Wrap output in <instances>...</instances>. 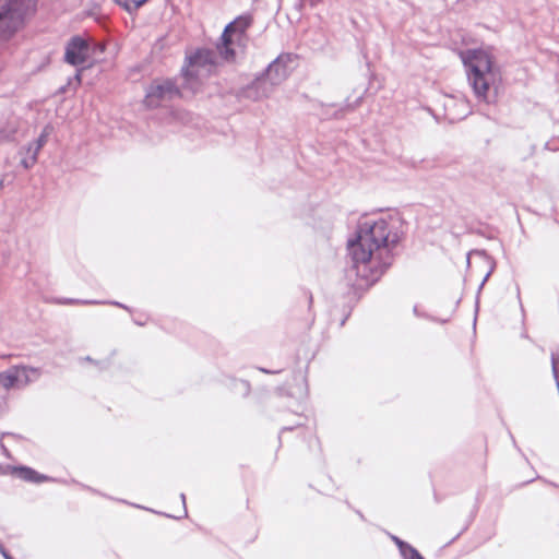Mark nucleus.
Instances as JSON below:
<instances>
[{
    "mask_svg": "<svg viewBox=\"0 0 559 559\" xmlns=\"http://www.w3.org/2000/svg\"><path fill=\"white\" fill-rule=\"evenodd\" d=\"M41 376L39 368L27 366H12L0 372V395L10 389H21L35 382Z\"/></svg>",
    "mask_w": 559,
    "mask_h": 559,
    "instance_id": "obj_8",
    "label": "nucleus"
},
{
    "mask_svg": "<svg viewBox=\"0 0 559 559\" xmlns=\"http://www.w3.org/2000/svg\"><path fill=\"white\" fill-rule=\"evenodd\" d=\"M462 61L475 96L489 103L490 87L499 78L492 56L485 49H468L462 53Z\"/></svg>",
    "mask_w": 559,
    "mask_h": 559,
    "instance_id": "obj_2",
    "label": "nucleus"
},
{
    "mask_svg": "<svg viewBox=\"0 0 559 559\" xmlns=\"http://www.w3.org/2000/svg\"><path fill=\"white\" fill-rule=\"evenodd\" d=\"M19 154L21 155V158L33 155V144L28 143L27 145L22 146Z\"/></svg>",
    "mask_w": 559,
    "mask_h": 559,
    "instance_id": "obj_19",
    "label": "nucleus"
},
{
    "mask_svg": "<svg viewBox=\"0 0 559 559\" xmlns=\"http://www.w3.org/2000/svg\"><path fill=\"white\" fill-rule=\"evenodd\" d=\"M2 186V181H0V187Z\"/></svg>",
    "mask_w": 559,
    "mask_h": 559,
    "instance_id": "obj_33",
    "label": "nucleus"
},
{
    "mask_svg": "<svg viewBox=\"0 0 559 559\" xmlns=\"http://www.w3.org/2000/svg\"><path fill=\"white\" fill-rule=\"evenodd\" d=\"M60 305H98L99 300L63 298L57 301Z\"/></svg>",
    "mask_w": 559,
    "mask_h": 559,
    "instance_id": "obj_15",
    "label": "nucleus"
},
{
    "mask_svg": "<svg viewBox=\"0 0 559 559\" xmlns=\"http://www.w3.org/2000/svg\"><path fill=\"white\" fill-rule=\"evenodd\" d=\"M356 513L358 514V518H360L361 520H365V516L360 511H356Z\"/></svg>",
    "mask_w": 559,
    "mask_h": 559,
    "instance_id": "obj_27",
    "label": "nucleus"
},
{
    "mask_svg": "<svg viewBox=\"0 0 559 559\" xmlns=\"http://www.w3.org/2000/svg\"><path fill=\"white\" fill-rule=\"evenodd\" d=\"M546 147H547V148H550V143H549V142H548V143H546Z\"/></svg>",
    "mask_w": 559,
    "mask_h": 559,
    "instance_id": "obj_32",
    "label": "nucleus"
},
{
    "mask_svg": "<svg viewBox=\"0 0 559 559\" xmlns=\"http://www.w3.org/2000/svg\"><path fill=\"white\" fill-rule=\"evenodd\" d=\"M12 474H14L20 479L27 481V483H34V484H40L45 481H57V479L49 477L47 475L40 474L37 471H35L32 467L28 466H13L12 467Z\"/></svg>",
    "mask_w": 559,
    "mask_h": 559,
    "instance_id": "obj_10",
    "label": "nucleus"
},
{
    "mask_svg": "<svg viewBox=\"0 0 559 559\" xmlns=\"http://www.w3.org/2000/svg\"><path fill=\"white\" fill-rule=\"evenodd\" d=\"M293 429H294V427H284V428L282 429V432H283V431H286V430H293Z\"/></svg>",
    "mask_w": 559,
    "mask_h": 559,
    "instance_id": "obj_29",
    "label": "nucleus"
},
{
    "mask_svg": "<svg viewBox=\"0 0 559 559\" xmlns=\"http://www.w3.org/2000/svg\"><path fill=\"white\" fill-rule=\"evenodd\" d=\"M251 24L252 16L250 14H242L225 26L221 37L222 43L217 45V51L223 60L228 62L235 60L236 50L234 45L245 47L247 41L246 32Z\"/></svg>",
    "mask_w": 559,
    "mask_h": 559,
    "instance_id": "obj_5",
    "label": "nucleus"
},
{
    "mask_svg": "<svg viewBox=\"0 0 559 559\" xmlns=\"http://www.w3.org/2000/svg\"><path fill=\"white\" fill-rule=\"evenodd\" d=\"M471 254H473L475 257H479L489 266L488 272L486 273V275L484 276V278H483V281H481V283L479 285V290H480L484 287L485 283L488 281V278L491 275V273L493 272V270L496 267V262L485 251L475 250Z\"/></svg>",
    "mask_w": 559,
    "mask_h": 559,
    "instance_id": "obj_12",
    "label": "nucleus"
},
{
    "mask_svg": "<svg viewBox=\"0 0 559 559\" xmlns=\"http://www.w3.org/2000/svg\"><path fill=\"white\" fill-rule=\"evenodd\" d=\"M180 500L182 501L183 515H185V516H187L186 496H185V493H181V495H180Z\"/></svg>",
    "mask_w": 559,
    "mask_h": 559,
    "instance_id": "obj_22",
    "label": "nucleus"
},
{
    "mask_svg": "<svg viewBox=\"0 0 559 559\" xmlns=\"http://www.w3.org/2000/svg\"><path fill=\"white\" fill-rule=\"evenodd\" d=\"M181 88H185L182 84L179 85L175 80H155L146 88L144 104L148 108L159 107L166 102L181 97Z\"/></svg>",
    "mask_w": 559,
    "mask_h": 559,
    "instance_id": "obj_7",
    "label": "nucleus"
},
{
    "mask_svg": "<svg viewBox=\"0 0 559 559\" xmlns=\"http://www.w3.org/2000/svg\"><path fill=\"white\" fill-rule=\"evenodd\" d=\"M84 360H85V361H90V362H94V360H93V359H92V357H90V356L84 357Z\"/></svg>",
    "mask_w": 559,
    "mask_h": 559,
    "instance_id": "obj_26",
    "label": "nucleus"
},
{
    "mask_svg": "<svg viewBox=\"0 0 559 559\" xmlns=\"http://www.w3.org/2000/svg\"><path fill=\"white\" fill-rule=\"evenodd\" d=\"M88 51L87 40L81 36H74L66 46L64 61L74 67L82 66L87 61Z\"/></svg>",
    "mask_w": 559,
    "mask_h": 559,
    "instance_id": "obj_9",
    "label": "nucleus"
},
{
    "mask_svg": "<svg viewBox=\"0 0 559 559\" xmlns=\"http://www.w3.org/2000/svg\"><path fill=\"white\" fill-rule=\"evenodd\" d=\"M389 536H390L391 540L396 545L400 552L408 546V543L401 539L400 537L392 535V534H389Z\"/></svg>",
    "mask_w": 559,
    "mask_h": 559,
    "instance_id": "obj_18",
    "label": "nucleus"
},
{
    "mask_svg": "<svg viewBox=\"0 0 559 559\" xmlns=\"http://www.w3.org/2000/svg\"><path fill=\"white\" fill-rule=\"evenodd\" d=\"M187 64L182 67V86L188 87L191 92L198 91L200 87V71L207 68L209 70L216 64V53L212 49L201 48L186 58Z\"/></svg>",
    "mask_w": 559,
    "mask_h": 559,
    "instance_id": "obj_6",
    "label": "nucleus"
},
{
    "mask_svg": "<svg viewBox=\"0 0 559 559\" xmlns=\"http://www.w3.org/2000/svg\"><path fill=\"white\" fill-rule=\"evenodd\" d=\"M236 388H239L243 396H248L251 390L250 383L247 380L236 381Z\"/></svg>",
    "mask_w": 559,
    "mask_h": 559,
    "instance_id": "obj_17",
    "label": "nucleus"
},
{
    "mask_svg": "<svg viewBox=\"0 0 559 559\" xmlns=\"http://www.w3.org/2000/svg\"><path fill=\"white\" fill-rule=\"evenodd\" d=\"M261 372L263 373H277L278 371H272V370H269V369H265V368H260L259 369Z\"/></svg>",
    "mask_w": 559,
    "mask_h": 559,
    "instance_id": "obj_24",
    "label": "nucleus"
},
{
    "mask_svg": "<svg viewBox=\"0 0 559 559\" xmlns=\"http://www.w3.org/2000/svg\"><path fill=\"white\" fill-rule=\"evenodd\" d=\"M0 448H1L2 452H3V454L9 457L10 456L9 451H8V449L5 448V445L3 444L2 441H0Z\"/></svg>",
    "mask_w": 559,
    "mask_h": 559,
    "instance_id": "obj_23",
    "label": "nucleus"
},
{
    "mask_svg": "<svg viewBox=\"0 0 559 559\" xmlns=\"http://www.w3.org/2000/svg\"><path fill=\"white\" fill-rule=\"evenodd\" d=\"M148 0H114L115 3L122 7L129 13L136 12Z\"/></svg>",
    "mask_w": 559,
    "mask_h": 559,
    "instance_id": "obj_13",
    "label": "nucleus"
},
{
    "mask_svg": "<svg viewBox=\"0 0 559 559\" xmlns=\"http://www.w3.org/2000/svg\"><path fill=\"white\" fill-rule=\"evenodd\" d=\"M292 61V53H281L251 84L243 88V97L252 100L269 97L273 93L274 87L288 76V66Z\"/></svg>",
    "mask_w": 559,
    "mask_h": 559,
    "instance_id": "obj_3",
    "label": "nucleus"
},
{
    "mask_svg": "<svg viewBox=\"0 0 559 559\" xmlns=\"http://www.w3.org/2000/svg\"><path fill=\"white\" fill-rule=\"evenodd\" d=\"M16 128L5 126L0 129V145L15 141Z\"/></svg>",
    "mask_w": 559,
    "mask_h": 559,
    "instance_id": "obj_14",
    "label": "nucleus"
},
{
    "mask_svg": "<svg viewBox=\"0 0 559 559\" xmlns=\"http://www.w3.org/2000/svg\"><path fill=\"white\" fill-rule=\"evenodd\" d=\"M99 302H100L99 305L108 304V305H112V306L122 308V309H124L127 311H130V308L127 305H123V304H121L119 301H99Z\"/></svg>",
    "mask_w": 559,
    "mask_h": 559,
    "instance_id": "obj_20",
    "label": "nucleus"
},
{
    "mask_svg": "<svg viewBox=\"0 0 559 559\" xmlns=\"http://www.w3.org/2000/svg\"><path fill=\"white\" fill-rule=\"evenodd\" d=\"M403 559H425L420 552L411 544L400 552Z\"/></svg>",
    "mask_w": 559,
    "mask_h": 559,
    "instance_id": "obj_16",
    "label": "nucleus"
},
{
    "mask_svg": "<svg viewBox=\"0 0 559 559\" xmlns=\"http://www.w3.org/2000/svg\"><path fill=\"white\" fill-rule=\"evenodd\" d=\"M36 11L35 0H9L0 8V41L9 40Z\"/></svg>",
    "mask_w": 559,
    "mask_h": 559,
    "instance_id": "obj_4",
    "label": "nucleus"
},
{
    "mask_svg": "<svg viewBox=\"0 0 559 559\" xmlns=\"http://www.w3.org/2000/svg\"><path fill=\"white\" fill-rule=\"evenodd\" d=\"M84 488H85V489H87V490H90V491H92V492H94V493H96V492H97L95 489L90 488V487H87V486H84Z\"/></svg>",
    "mask_w": 559,
    "mask_h": 559,
    "instance_id": "obj_28",
    "label": "nucleus"
},
{
    "mask_svg": "<svg viewBox=\"0 0 559 559\" xmlns=\"http://www.w3.org/2000/svg\"><path fill=\"white\" fill-rule=\"evenodd\" d=\"M0 554L2 555V557H3L4 559H14V558L10 555V552L4 548V546H3V545H1V544H0Z\"/></svg>",
    "mask_w": 559,
    "mask_h": 559,
    "instance_id": "obj_21",
    "label": "nucleus"
},
{
    "mask_svg": "<svg viewBox=\"0 0 559 559\" xmlns=\"http://www.w3.org/2000/svg\"><path fill=\"white\" fill-rule=\"evenodd\" d=\"M4 436H12V437H14L15 435L10 433V432H5V433H2V437H4Z\"/></svg>",
    "mask_w": 559,
    "mask_h": 559,
    "instance_id": "obj_31",
    "label": "nucleus"
},
{
    "mask_svg": "<svg viewBox=\"0 0 559 559\" xmlns=\"http://www.w3.org/2000/svg\"><path fill=\"white\" fill-rule=\"evenodd\" d=\"M47 127L43 130V132L40 133V135L34 140L33 142H31L33 144V155H29V156H25L23 158H21V166L28 170L31 169L32 167H34V165L37 163L38 160V155L41 151V148L45 146V144L47 143V138H48V131H47Z\"/></svg>",
    "mask_w": 559,
    "mask_h": 559,
    "instance_id": "obj_11",
    "label": "nucleus"
},
{
    "mask_svg": "<svg viewBox=\"0 0 559 559\" xmlns=\"http://www.w3.org/2000/svg\"><path fill=\"white\" fill-rule=\"evenodd\" d=\"M400 219L379 218L358 224L356 237L347 247L352 259V270L367 284L376 283L392 263V249L402 238Z\"/></svg>",
    "mask_w": 559,
    "mask_h": 559,
    "instance_id": "obj_1",
    "label": "nucleus"
},
{
    "mask_svg": "<svg viewBox=\"0 0 559 559\" xmlns=\"http://www.w3.org/2000/svg\"><path fill=\"white\" fill-rule=\"evenodd\" d=\"M134 322H135V324H138V325H144V323H143V322H141V320H134Z\"/></svg>",
    "mask_w": 559,
    "mask_h": 559,
    "instance_id": "obj_30",
    "label": "nucleus"
},
{
    "mask_svg": "<svg viewBox=\"0 0 559 559\" xmlns=\"http://www.w3.org/2000/svg\"><path fill=\"white\" fill-rule=\"evenodd\" d=\"M81 71L82 70H79L75 74V80L80 83L81 82Z\"/></svg>",
    "mask_w": 559,
    "mask_h": 559,
    "instance_id": "obj_25",
    "label": "nucleus"
}]
</instances>
